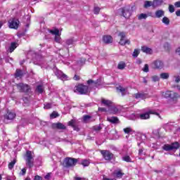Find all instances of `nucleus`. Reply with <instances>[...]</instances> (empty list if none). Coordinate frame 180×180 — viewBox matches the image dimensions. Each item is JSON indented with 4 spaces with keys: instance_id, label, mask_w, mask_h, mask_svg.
I'll use <instances>...</instances> for the list:
<instances>
[{
    "instance_id": "1",
    "label": "nucleus",
    "mask_w": 180,
    "mask_h": 180,
    "mask_svg": "<svg viewBox=\"0 0 180 180\" xmlns=\"http://www.w3.org/2000/svg\"><path fill=\"white\" fill-rule=\"evenodd\" d=\"M15 86L17 87L18 91L22 94H25V95H30L32 94V86L26 83H18L15 84Z\"/></svg>"
},
{
    "instance_id": "2",
    "label": "nucleus",
    "mask_w": 180,
    "mask_h": 180,
    "mask_svg": "<svg viewBox=\"0 0 180 180\" xmlns=\"http://www.w3.org/2000/svg\"><path fill=\"white\" fill-rule=\"evenodd\" d=\"M120 11H121V16H123L125 19H129L133 13V6L127 5L120 8Z\"/></svg>"
},
{
    "instance_id": "3",
    "label": "nucleus",
    "mask_w": 180,
    "mask_h": 180,
    "mask_svg": "<svg viewBox=\"0 0 180 180\" xmlns=\"http://www.w3.org/2000/svg\"><path fill=\"white\" fill-rule=\"evenodd\" d=\"M89 89V87H88V86L83 84H79L75 86L74 92L75 94L77 93L79 95H86V94H88Z\"/></svg>"
},
{
    "instance_id": "4",
    "label": "nucleus",
    "mask_w": 180,
    "mask_h": 180,
    "mask_svg": "<svg viewBox=\"0 0 180 180\" xmlns=\"http://www.w3.org/2000/svg\"><path fill=\"white\" fill-rule=\"evenodd\" d=\"M25 164L28 168H33L34 167V158L32 154V151L27 150L25 153Z\"/></svg>"
},
{
    "instance_id": "5",
    "label": "nucleus",
    "mask_w": 180,
    "mask_h": 180,
    "mask_svg": "<svg viewBox=\"0 0 180 180\" xmlns=\"http://www.w3.org/2000/svg\"><path fill=\"white\" fill-rule=\"evenodd\" d=\"M165 98L167 99H171L173 102L178 101L179 98V94L178 93L173 91H167L162 94Z\"/></svg>"
},
{
    "instance_id": "6",
    "label": "nucleus",
    "mask_w": 180,
    "mask_h": 180,
    "mask_svg": "<svg viewBox=\"0 0 180 180\" xmlns=\"http://www.w3.org/2000/svg\"><path fill=\"white\" fill-rule=\"evenodd\" d=\"M78 162V160L73 158H66L64 160L65 167L66 168H71V167H75Z\"/></svg>"
},
{
    "instance_id": "7",
    "label": "nucleus",
    "mask_w": 180,
    "mask_h": 180,
    "mask_svg": "<svg viewBox=\"0 0 180 180\" xmlns=\"http://www.w3.org/2000/svg\"><path fill=\"white\" fill-rule=\"evenodd\" d=\"M150 115H155L156 116H158L160 119H162L160 113L153 110H149L147 112L140 114L139 119H141V120H147V119H150Z\"/></svg>"
},
{
    "instance_id": "8",
    "label": "nucleus",
    "mask_w": 180,
    "mask_h": 180,
    "mask_svg": "<svg viewBox=\"0 0 180 180\" xmlns=\"http://www.w3.org/2000/svg\"><path fill=\"white\" fill-rule=\"evenodd\" d=\"M100 153L105 161H112L113 160L114 155L110 150H101Z\"/></svg>"
},
{
    "instance_id": "9",
    "label": "nucleus",
    "mask_w": 180,
    "mask_h": 180,
    "mask_svg": "<svg viewBox=\"0 0 180 180\" xmlns=\"http://www.w3.org/2000/svg\"><path fill=\"white\" fill-rule=\"evenodd\" d=\"M153 70H162L164 68V62L160 60H156L151 63Z\"/></svg>"
},
{
    "instance_id": "10",
    "label": "nucleus",
    "mask_w": 180,
    "mask_h": 180,
    "mask_svg": "<svg viewBox=\"0 0 180 180\" xmlns=\"http://www.w3.org/2000/svg\"><path fill=\"white\" fill-rule=\"evenodd\" d=\"M19 23H20V22L16 18L10 19L8 20V27H10V29L17 30L19 27Z\"/></svg>"
},
{
    "instance_id": "11",
    "label": "nucleus",
    "mask_w": 180,
    "mask_h": 180,
    "mask_svg": "<svg viewBox=\"0 0 180 180\" xmlns=\"http://www.w3.org/2000/svg\"><path fill=\"white\" fill-rule=\"evenodd\" d=\"M16 117V113L8 110L7 112L4 115L5 120H13Z\"/></svg>"
},
{
    "instance_id": "12",
    "label": "nucleus",
    "mask_w": 180,
    "mask_h": 180,
    "mask_svg": "<svg viewBox=\"0 0 180 180\" xmlns=\"http://www.w3.org/2000/svg\"><path fill=\"white\" fill-rule=\"evenodd\" d=\"M52 129H58V130H65L67 127L61 122H56L52 124Z\"/></svg>"
},
{
    "instance_id": "13",
    "label": "nucleus",
    "mask_w": 180,
    "mask_h": 180,
    "mask_svg": "<svg viewBox=\"0 0 180 180\" xmlns=\"http://www.w3.org/2000/svg\"><path fill=\"white\" fill-rule=\"evenodd\" d=\"M103 41L105 44H110V43H113V38L110 35H104L103 37Z\"/></svg>"
},
{
    "instance_id": "14",
    "label": "nucleus",
    "mask_w": 180,
    "mask_h": 180,
    "mask_svg": "<svg viewBox=\"0 0 180 180\" xmlns=\"http://www.w3.org/2000/svg\"><path fill=\"white\" fill-rule=\"evenodd\" d=\"M107 121L110 122V123H112V124H116L120 122L117 117H107Z\"/></svg>"
},
{
    "instance_id": "15",
    "label": "nucleus",
    "mask_w": 180,
    "mask_h": 180,
    "mask_svg": "<svg viewBox=\"0 0 180 180\" xmlns=\"http://www.w3.org/2000/svg\"><path fill=\"white\" fill-rule=\"evenodd\" d=\"M141 50L143 53H146V54H153V49H151V48H148V46H141Z\"/></svg>"
},
{
    "instance_id": "16",
    "label": "nucleus",
    "mask_w": 180,
    "mask_h": 180,
    "mask_svg": "<svg viewBox=\"0 0 180 180\" xmlns=\"http://www.w3.org/2000/svg\"><path fill=\"white\" fill-rule=\"evenodd\" d=\"M18 46H19L16 42H11L9 48H8V51L9 53H13L15 50L18 48Z\"/></svg>"
},
{
    "instance_id": "17",
    "label": "nucleus",
    "mask_w": 180,
    "mask_h": 180,
    "mask_svg": "<svg viewBox=\"0 0 180 180\" xmlns=\"http://www.w3.org/2000/svg\"><path fill=\"white\" fill-rule=\"evenodd\" d=\"M165 15V11L164 10H157L155 13V18L160 19V18H162Z\"/></svg>"
},
{
    "instance_id": "18",
    "label": "nucleus",
    "mask_w": 180,
    "mask_h": 180,
    "mask_svg": "<svg viewBox=\"0 0 180 180\" xmlns=\"http://www.w3.org/2000/svg\"><path fill=\"white\" fill-rule=\"evenodd\" d=\"M150 6H153L154 8V3H153V1H145L144 5H143V8H145V9H147V8H150Z\"/></svg>"
},
{
    "instance_id": "19",
    "label": "nucleus",
    "mask_w": 180,
    "mask_h": 180,
    "mask_svg": "<svg viewBox=\"0 0 180 180\" xmlns=\"http://www.w3.org/2000/svg\"><path fill=\"white\" fill-rule=\"evenodd\" d=\"M101 103H103V105H105V106H108V108H110V106H112V101H109V100H106L105 98H102L101 99Z\"/></svg>"
},
{
    "instance_id": "20",
    "label": "nucleus",
    "mask_w": 180,
    "mask_h": 180,
    "mask_svg": "<svg viewBox=\"0 0 180 180\" xmlns=\"http://www.w3.org/2000/svg\"><path fill=\"white\" fill-rule=\"evenodd\" d=\"M22 77H23V72L20 69H17L15 73V78H22Z\"/></svg>"
},
{
    "instance_id": "21",
    "label": "nucleus",
    "mask_w": 180,
    "mask_h": 180,
    "mask_svg": "<svg viewBox=\"0 0 180 180\" xmlns=\"http://www.w3.org/2000/svg\"><path fill=\"white\" fill-rule=\"evenodd\" d=\"M163 2H164V0H153V8L161 6Z\"/></svg>"
},
{
    "instance_id": "22",
    "label": "nucleus",
    "mask_w": 180,
    "mask_h": 180,
    "mask_svg": "<svg viewBox=\"0 0 180 180\" xmlns=\"http://www.w3.org/2000/svg\"><path fill=\"white\" fill-rule=\"evenodd\" d=\"M49 33L55 36H58V34H61V33H60V30L57 28H55L54 30H50Z\"/></svg>"
},
{
    "instance_id": "23",
    "label": "nucleus",
    "mask_w": 180,
    "mask_h": 180,
    "mask_svg": "<svg viewBox=\"0 0 180 180\" xmlns=\"http://www.w3.org/2000/svg\"><path fill=\"white\" fill-rule=\"evenodd\" d=\"M117 91H120V92H121L122 96H124L126 95V89H124L123 86H119L118 87L116 88Z\"/></svg>"
},
{
    "instance_id": "24",
    "label": "nucleus",
    "mask_w": 180,
    "mask_h": 180,
    "mask_svg": "<svg viewBox=\"0 0 180 180\" xmlns=\"http://www.w3.org/2000/svg\"><path fill=\"white\" fill-rule=\"evenodd\" d=\"M15 164H16V159H13V161L8 163V169H13V167H15Z\"/></svg>"
},
{
    "instance_id": "25",
    "label": "nucleus",
    "mask_w": 180,
    "mask_h": 180,
    "mask_svg": "<svg viewBox=\"0 0 180 180\" xmlns=\"http://www.w3.org/2000/svg\"><path fill=\"white\" fill-rule=\"evenodd\" d=\"M119 37H120V41H124V39H126V33L125 32H120L118 34Z\"/></svg>"
},
{
    "instance_id": "26",
    "label": "nucleus",
    "mask_w": 180,
    "mask_h": 180,
    "mask_svg": "<svg viewBox=\"0 0 180 180\" xmlns=\"http://www.w3.org/2000/svg\"><path fill=\"white\" fill-rule=\"evenodd\" d=\"M163 150H165V151H172V145H169V144H165L163 146Z\"/></svg>"
},
{
    "instance_id": "27",
    "label": "nucleus",
    "mask_w": 180,
    "mask_h": 180,
    "mask_svg": "<svg viewBox=\"0 0 180 180\" xmlns=\"http://www.w3.org/2000/svg\"><path fill=\"white\" fill-rule=\"evenodd\" d=\"M160 78H162V79H168L169 78V73H167V72L161 73Z\"/></svg>"
},
{
    "instance_id": "28",
    "label": "nucleus",
    "mask_w": 180,
    "mask_h": 180,
    "mask_svg": "<svg viewBox=\"0 0 180 180\" xmlns=\"http://www.w3.org/2000/svg\"><path fill=\"white\" fill-rule=\"evenodd\" d=\"M117 68L118 70H124L126 68V63L124 62H120Z\"/></svg>"
},
{
    "instance_id": "29",
    "label": "nucleus",
    "mask_w": 180,
    "mask_h": 180,
    "mask_svg": "<svg viewBox=\"0 0 180 180\" xmlns=\"http://www.w3.org/2000/svg\"><path fill=\"white\" fill-rule=\"evenodd\" d=\"M60 116V114L58 112L53 111L51 115H50V118L51 119H56Z\"/></svg>"
},
{
    "instance_id": "30",
    "label": "nucleus",
    "mask_w": 180,
    "mask_h": 180,
    "mask_svg": "<svg viewBox=\"0 0 180 180\" xmlns=\"http://www.w3.org/2000/svg\"><path fill=\"white\" fill-rule=\"evenodd\" d=\"M171 146H172V150H178V148H179V147H180L179 143H178V142H174V143H172Z\"/></svg>"
},
{
    "instance_id": "31",
    "label": "nucleus",
    "mask_w": 180,
    "mask_h": 180,
    "mask_svg": "<svg viewBox=\"0 0 180 180\" xmlns=\"http://www.w3.org/2000/svg\"><path fill=\"white\" fill-rule=\"evenodd\" d=\"M43 91H44V89H43L42 85H38L37 86L36 91L38 92V94H43Z\"/></svg>"
},
{
    "instance_id": "32",
    "label": "nucleus",
    "mask_w": 180,
    "mask_h": 180,
    "mask_svg": "<svg viewBox=\"0 0 180 180\" xmlns=\"http://www.w3.org/2000/svg\"><path fill=\"white\" fill-rule=\"evenodd\" d=\"M92 119V117L88 115H84L83 116V121L84 123H88L89 120H91Z\"/></svg>"
},
{
    "instance_id": "33",
    "label": "nucleus",
    "mask_w": 180,
    "mask_h": 180,
    "mask_svg": "<svg viewBox=\"0 0 180 180\" xmlns=\"http://www.w3.org/2000/svg\"><path fill=\"white\" fill-rule=\"evenodd\" d=\"M162 23L166 25V26H168V25H169V18H168L167 17H164L162 19Z\"/></svg>"
},
{
    "instance_id": "34",
    "label": "nucleus",
    "mask_w": 180,
    "mask_h": 180,
    "mask_svg": "<svg viewBox=\"0 0 180 180\" xmlns=\"http://www.w3.org/2000/svg\"><path fill=\"white\" fill-rule=\"evenodd\" d=\"M122 160L125 161V162H131V158L129 155H125L122 157Z\"/></svg>"
},
{
    "instance_id": "35",
    "label": "nucleus",
    "mask_w": 180,
    "mask_h": 180,
    "mask_svg": "<svg viewBox=\"0 0 180 180\" xmlns=\"http://www.w3.org/2000/svg\"><path fill=\"white\" fill-rule=\"evenodd\" d=\"M139 54H140V51L139 49H134L132 56L134 58H137V57H139Z\"/></svg>"
},
{
    "instance_id": "36",
    "label": "nucleus",
    "mask_w": 180,
    "mask_h": 180,
    "mask_svg": "<svg viewBox=\"0 0 180 180\" xmlns=\"http://www.w3.org/2000/svg\"><path fill=\"white\" fill-rule=\"evenodd\" d=\"M54 40L56 43H60V41H61V34H59L58 35H55Z\"/></svg>"
},
{
    "instance_id": "37",
    "label": "nucleus",
    "mask_w": 180,
    "mask_h": 180,
    "mask_svg": "<svg viewBox=\"0 0 180 180\" xmlns=\"http://www.w3.org/2000/svg\"><path fill=\"white\" fill-rule=\"evenodd\" d=\"M123 131L125 134H129V133H131V131H133V129H131V127H127L123 129Z\"/></svg>"
},
{
    "instance_id": "38",
    "label": "nucleus",
    "mask_w": 180,
    "mask_h": 180,
    "mask_svg": "<svg viewBox=\"0 0 180 180\" xmlns=\"http://www.w3.org/2000/svg\"><path fill=\"white\" fill-rule=\"evenodd\" d=\"M146 18H148V15H147V14H146V13H141V14L138 16L139 20H142V19H146Z\"/></svg>"
},
{
    "instance_id": "39",
    "label": "nucleus",
    "mask_w": 180,
    "mask_h": 180,
    "mask_svg": "<svg viewBox=\"0 0 180 180\" xmlns=\"http://www.w3.org/2000/svg\"><path fill=\"white\" fill-rule=\"evenodd\" d=\"M89 160H84L82 161V165H83V167H89Z\"/></svg>"
},
{
    "instance_id": "40",
    "label": "nucleus",
    "mask_w": 180,
    "mask_h": 180,
    "mask_svg": "<svg viewBox=\"0 0 180 180\" xmlns=\"http://www.w3.org/2000/svg\"><path fill=\"white\" fill-rule=\"evenodd\" d=\"M75 123H77V121L75 120H71L68 122V126L72 127L73 126L75 125Z\"/></svg>"
},
{
    "instance_id": "41",
    "label": "nucleus",
    "mask_w": 180,
    "mask_h": 180,
    "mask_svg": "<svg viewBox=\"0 0 180 180\" xmlns=\"http://www.w3.org/2000/svg\"><path fill=\"white\" fill-rule=\"evenodd\" d=\"M99 12H101V8L98 6H96L94 8V15H99Z\"/></svg>"
},
{
    "instance_id": "42",
    "label": "nucleus",
    "mask_w": 180,
    "mask_h": 180,
    "mask_svg": "<svg viewBox=\"0 0 180 180\" xmlns=\"http://www.w3.org/2000/svg\"><path fill=\"white\" fill-rule=\"evenodd\" d=\"M119 44H120V46H126V44H130V40L127 39L124 41H120Z\"/></svg>"
},
{
    "instance_id": "43",
    "label": "nucleus",
    "mask_w": 180,
    "mask_h": 180,
    "mask_svg": "<svg viewBox=\"0 0 180 180\" xmlns=\"http://www.w3.org/2000/svg\"><path fill=\"white\" fill-rule=\"evenodd\" d=\"M67 46H71L74 44V39L72 38L66 40Z\"/></svg>"
},
{
    "instance_id": "44",
    "label": "nucleus",
    "mask_w": 180,
    "mask_h": 180,
    "mask_svg": "<svg viewBox=\"0 0 180 180\" xmlns=\"http://www.w3.org/2000/svg\"><path fill=\"white\" fill-rule=\"evenodd\" d=\"M169 11L170 12V13H174L175 12V8L174 7V5H169Z\"/></svg>"
},
{
    "instance_id": "45",
    "label": "nucleus",
    "mask_w": 180,
    "mask_h": 180,
    "mask_svg": "<svg viewBox=\"0 0 180 180\" xmlns=\"http://www.w3.org/2000/svg\"><path fill=\"white\" fill-rule=\"evenodd\" d=\"M93 130H94V131H101L102 130V127L101 126H94L93 127Z\"/></svg>"
},
{
    "instance_id": "46",
    "label": "nucleus",
    "mask_w": 180,
    "mask_h": 180,
    "mask_svg": "<svg viewBox=\"0 0 180 180\" xmlns=\"http://www.w3.org/2000/svg\"><path fill=\"white\" fill-rule=\"evenodd\" d=\"M152 81L153 82H158V81H160V77L157 75H154L152 77Z\"/></svg>"
},
{
    "instance_id": "47",
    "label": "nucleus",
    "mask_w": 180,
    "mask_h": 180,
    "mask_svg": "<svg viewBox=\"0 0 180 180\" xmlns=\"http://www.w3.org/2000/svg\"><path fill=\"white\" fill-rule=\"evenodd\" d=\"M117 178H122L124 174L122 173V171H118L115 173Z\"/></svg>"
},
{
    "instance_id": "48",
    "label": "nucleus",
    "mask_w": 180,
    "mask_h": 180,
    "mask_svg": "<svg viewBox=\"0 0 180 180\" xmlns=\"http://www.w3.org/2000/svg\"><path fill=\"white\" fill-rule=\"evenodd\" d=\"M51 106H52L51 103H47L46 104L44 105V108L47 110L51 109Z\"/></svg>"
},
{
    "instance_id": "49",
    "label": "nucleus",
    "mask_w": 180,
    "mask_h": 180,
    "mask_svg": "<svg viewBox=\"0 0 180 180\" xmlns=\"http://www.w3.org/2000/svg\"><path fill=\"white\" fill-rule=\"evenodd\" d=\"M143 72H148L150 70L148 69V64H145L143 68Z\"/></svg>"
},
{
    "instance_id": "50",
    "label": "nucleus",
    "mask_w": 180,
    "mask_h": 180,
    "mask_svg": "<svg viewBox=\"0 0 180 180\" xmlns=\"http://www.w3.org/2000/svg\"><path fill=\"white\" fill-rule=\"evenodd\" d=\"M26 167H24L23 169H21V172H20V175H22V176L26 175Z\"/></svg>"
},
{
    "instance_id": "51",
    "label": "nucleus",
    "mask_w": 180,
    "mask_h": 180,
    "mask_svg": "<svg viewBox=\"0 0 180 180\" xmlns=\"http://www.w3.org/2000/svg\"><path fill=\"white\" fill-rule=\"evenodd\" d=\"M22 101L24 103H30V101L29 100V97H23Z\"/></svg>"
},
{
    "instance_id": "52",
    "label": "nucleus",
    "mask_w": 180,
    "mask_h": 180,
    "mask_svg": "<svg viewBox=\"0 0 180 180\" xmlns=\"http://www.w3.org/2000/svg\"><path fill=\"white\" fill-rule=\"evenodd\" d=\"M60 78H61V79L67 80V79H68V76H67V75H65L64 73H62Z\"/></svg>"
},
{
    "instance_id": "53",
    "label": "nucleus",
    "mask_w": 180,
    "mask_h": 180,
    "mask_svg": "<svg viewBox=\"0 0 180 180\" xmlns=\"http://www.w3.org/2000/svg\"><path fill=\"white\" fill-rule=\"evenodd\" d=\"M73 79L75 81H79L81 79V77L77 75H75V76L73 77Z\"/></svg>"
},
{
    "instance_id": "54",
    "label": "nucleus",
    "mask_w": 180,
    "mask_h": 180,
    "mask_svg": "<svg viewBox=\"0 0 180 180\" xmlns=\"http://www.w3.org/2000/svg\"><path fill=\"white\" fill-rule=\"evenodd\" d=\"M141 96H143L142 94L137 93V94H135L136 99H139V98H141Z\"/></svg>"
},
{
    "instance_id": "55",
    "label": "nucleus",
    "mask_w": 180,
    "mask_h": 180,
    "mask_svg": "<svg viewBox=\"0 0 180 180\" xmlns=\"http://www.w3.org/2000/svg\"><path fill=\"white\" fill-rule=\"evenodd\" d=\"M51 176V173H48L46 175L44 176V179L49 180Z\"/></svg>"
},
{
    "instance_id": "56",
    "label": "nucleus",
    "mask_w": 180,
    "mask_h": 180,
    "mask_svg": "<svg viewBox=\"0 0 180 180\" xmlns=\"http://www.w3.org/2000/svg\"><path fill=\"white\" fill-rule=\"evenodd\" d=\"M72 129H73V130H75V131H79V127H78V126L76 125V124L72 127Z\"/></svg>"
},
{
    "instance_id": "57",
    "label": "nucleus",
    "mask_w": 180,
    "mask_h": 180,
    "mask_svg": "<svg viewBox=\"0 0 180 180\" xmlns=\"http://www.w3.org/2000/svg\"><path fill=\"white\" fill-rule=\"evenodd\" d=\"M144 151V148H141L139 150V155H143V152Z\"/></svg>"
},
{
    "instance_id": "58",
    "label": "nucleus",
    "mask_w": 180,
    "mask_h": 180,
    "mask_svg": "<svg viewBox=\"0 0 180 180\" xmlns=\"http://www.w3.org/2000/svg\"><path fill=\"white\" fill-rule=\"evenodd\" d=\"M174 6L176 8H180V1H176L174 3Z\"/></svg>"
},
{
    "instance_id": "59",
    "label": "nucleus",
    "mask_w": 180,
    "mask_h": 180,
    "mask_svg": "<svg viewBox=\"0 0 180 180\" xmlns=\"http://www.w3.org/2000/svg\"><path fill=\"white\" fill-rule=\"evenodd\" d=\"M175 82H176L177 84L179 82H180V77L179 76H177V77H175Z\"/></svg>"
},
{
    "instance_id": "60",
    "label": "nucleus",
    "mask_w": 180,
    "mask_h": 180,
    "mask_svg": "<svg viewBox=\"0 0 180 180\" xmlns=\"http://www.w3.org/2000/svg\"><path fill=\"white\" fill-rule=\"evenodd\" d=\"M100 112H106V108H98Z\"/></svg>"
},
{
    "instance_id": "61",
    "label": "nucleus",
    "mask_w": 180,
    "mask_h": 180,
    "mask_svg": "<svg viewBox=\"0 0 180 180\" xmlns=\"http://www.w3.org/2000/svg\"><path fill=\"white\" fill-rule=\"evenodd\" d=\"M41 176H39V175H37V176H34V180H40L41 179Z\"/></svg>"
},
{
    "instance_id": "62",
    "label": "nucleus",
    "mask_w": 180,
    "mask_h": 180,
    "mask_svg": "<svg viewBox=\"0 0 180 180\" xmlns=\"http://www.w3.org/2000/svg\"><path fill=\"white\" fill-rule=\"evenodd\" d=\"M87 84H88V85H90V84H94V80H92V79H89V80L87 81Z\"/></svg>"
},
{
    "instance_id": "63",
    "label": "nucleus",
    "mask_w": 180,
    "mask_h": 180,
    "mask_svg": "<svg viewBox=\"0 0 180 180\" xmlns=\"http://www.w3.org/2000/svg\"><path fill=\"white\" fill-rule=\"evenodd\" d=\"M176 16L180 17V10H178V11H176Z\"/></svg>"
},
{
    "instance_id": "64",
    "label": "nucleus",
    "mask_w": 180,
    "mask_h": 180,
    "mask_svg": "<svg viewBox=\"0 0 180 180\" xmlns=\"http://www.w3.org/2000/svg\"><path fill=\"white\" fill-rule=\"evenodd\" d=\"M74 179H75V180H82V178L78 177V176H75V177L74 178Z\"/></svg>"
}]
</instances>
